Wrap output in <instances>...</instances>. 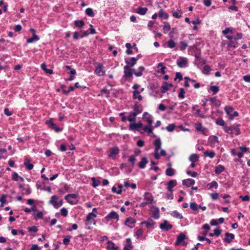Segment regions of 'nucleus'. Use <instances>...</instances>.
<instances>
[{"instance_id": "49", "label": "nucleus", "mask_w": 250, "mask_h": 250, "mask_svg": "<svg viewBox=\"0 0 250 250\" xmlns=\"http://www.w3.org/2000/svg\"><path fill=\"white\" fill-rule=\"evenodd\" d=\"M91 180L92 181V186L93 188H96L100 184V181L99 180L97 179L95 177H92L91 178Z\"/></svg>"}, {"instance_id": "25", "label": "nucleus", "mask_w": 250, "mask_h": 250, "mask_svg": "<svg viewBox=\"0 0 250 250\" xmlns=\"http://www.w3.org/2000/svg\"><path fill=\"white\" fill-rule=\"evenodd\" d=\"M206 63V60L203 58H199V59L194 62V64L199 68H201L203 64Z\"/></svg>"}, {"instance_id": "11", "label": "nucleus", "mask_w": 250, "mask_h": 250, "mask_svg": "<svg viewBox=\"0 0 250 250\" xmlns=\"http://www.w3.org/2000/svg\"><path fill=\"white\" fill-rule=\"evenodd\" d=\"M159 227L162 230L167 231L168 230L172 228L173 226L169 224L167 220H165L162 223L160 224Z\"/></svg>"}, {"instance_id": "16", "label": "nucleus", "mask_w": 250, "mask_h": 250, "mask_svg": "<svg viewBox=\"0 0 250 250\" xmlns=\"http://www.w3.org/2000/svg\"><path fill=\"white\" fill-rule=\"evenodd\" d=\"M177 181L176 180H170L167 183V189L169 192L173 191V188L176 186Z\"/></svg>"}, {"instance_id": "35", "label": "nucleus", "mask_w": 250, "mask_h": 250, "mask_svg": "<svg viewBox=\"0 0 250 250\" xmlns=\"http://www.w3.org/2000/svg\"><path fill=\"white\" fill-rule=\"evenodd\" d=\"M199 158V157L198 154L194 153V154H192L190 156V157L189 158V160L191 162L194 163V162H196L198 161Z\"/></svg>"}, {"instance_id": "57", "label": "nucleus", "mask_w": 250, "mask_h": 250, "mask_svg": "<svg viewBox=\"0 0 250 250\" xmlns=\"http://www.w3.org/2000/svg\"><path fill=\"white\" fill-rule=\"evenodd\" d=\"M176 125L174 124H171L168 125L166 127V129L168 132H172L175 128Z\"/></svg>"}, {"instance_id": "31", "label": "nucleus", "mask_w": 250, "mask_h": 250, "mask_svg": "<svg viewBox=\"0 0 250 250\" xmlns=\"http://www.w3.org/2000/svg\"><path fill=\"white\" fill-rule=\"evenodd\" d=\"M158 16L160 18H163L165 20H167L169 17V15L167 13H164L163 9H160Z\"/></svg>"}, {"instance_id": "38", "label": "nucleus", "mask_w": 250, "mask_h": 250, "mask_svg": "<svg viewBox=\"0 0 250 250\" xmlns=\"http://www.w3.org/2000/svg\"><path fill=\"white\" fill-rule=\"evenodd\" d=\"M223 129L226 133H229V134H231V137H233L232 134H233V133L232 132V131H233L232 125H231V126L225 125L224 127H223Z\"/></svg>"}, {"instance_id": "26", "label": "nucleus", "mask_w": 250, "mask_h": 250, "mask_svg": "<svg viewBox=\"0 0 250 250\" xmlns=\"http://www.w3.org/2000/svg\"><path fill=\"white\" fill-rule=\"evenodd\" d=\"M40 40L39 37L35 33H33L32 37L27 39L26 42L28 43H33L34 42L38 41Z\"/></svg>"}, {"instance_id": "61", "label": "nucleus", "mask_w": 250, "mask_h": 250, "mask_svg": "<svg viewBox=\"0 0 250 250\" xmlns=\"http://www.w3.org/2000/svg\"><path fill=\"white\" fill-rule=\"evenodd\" d=\"M167 46L170 48H174L176 46V43L173 40H170L167 42Z\"/></svg>"}, {"instance_id": "33", "label": "nucleus", "mask_w": 250, "mask_h": 250, "mask_svg": "<svg viewBox=\"0 0 250 250\" xmlns=\"http://www.w3.org/2000/svg\"><path fill=\"white\" fill-rule=\"evenodd\" d=\"M175 170L171 167H168L166 170V174L167 176H172L175 174Z\"/></svg>"}, {"instance_id": "8", "label": "nucleus", "mask_w": 250, "mask_h": 250, "mask_svg": "<svg viewBox=\"0 0 250 250\" xmlns=\"http://www.w3.org/2000/svg\"><path fill=\"white\" fill-rule=\"evenodd\" d=\"M109 153L108 154V157L112 160L116 159V155L119 153L120 150L117 146L111 147L109 150Z\"/></svg>"}, {"instance_id": "39", "label": "nucleus", "mask_w": 250, "mask_h": 250, "mask_svg": "<svg viewBox=\"0 0 250 250\" xmlns=\"http://www.w3.org/2000/svg\"><path fill=\"white\" fill-rule=\"evenodd\" d=\"M182 14L183 12L181 10L178 9L177 11H172V16L175 18H181L182 17Z\"/></svg>"}, {"instance_id": "7", "label": "nucleus", "mask_w": 250, "mask_h": 250, "mask_svg": "<svg viewBox=\"0 0 250 250\" xmlns=\"http://www.w3.org/2000/svg\"><path fill=\"white\" fill-rule=\"evenodd\" d=\"M96 69L94 73L98 76H103L105 75V71L102 63L97 62L96 63Z\"/></svg>"}, {"instance_id": "9", "label": "nucleus", "mask_w": 250, "mask_h": 250, "mask_svg": "<svg viewBox=\"0 0 250 250\" xmlns=\"http://www.w3.org/2000/svg\"><path fill=\"white\" fill-rule=\"evenodd\" d=\"M177 65L181 68H185L188 66V60L184 57H179L176 62Z\"/></svg>"}, {"instance_id": "14", "label": "nucleus", "mask_w": 250, "mask_h": 250, "mask_svg": "<svg viewBox=\"0 0 250 250\" xmlns=\"http://www.w3.org/2000/svg\"><path fill=\"white\" fill-rule=\"evenodd\" d=\"M186 239V235L183 232H181L177 236L176 241L174 243L175 246H179L182 242Z\"/></svg>"}, {"instance_id": "15", "label": "nucleus", "mask_w": 250, "mask_h": 250, "mask_svg": "<svg viewBox=\"0 0 250 250\" xmlns=\"http://www.w3.org/2000/svg\"><path fill=\"white\" fill-rule=\"evenodd\" d=\"M125 62L126 63V65H128L129 67L134 66L137 63L136 59H135V57H130L129 58H125Z\"/></svg>"}, {"instance_id": "32", "label": "nucleus", "mask_w": 250, "mask_h": 250, "mask_svg": "<svg viewBox=\"0 0 250 250\" xmlns=\"http://www.w3.org/2000/svg\"><path fill=\"white\" fill-rule=\"evenodd\" d=\"M41 68L46 73L49 74H52L53 73V71L52 69H47L46 68V65L45 63H42L41 65Z\"/></svg>"}, {"instance_id": "64", "label": "nucleus", "mask_w": 250, "mask_h": 250, "mask_svg": "<svg viewBox=\"0 0 250 250\" xmlns=\"http://www.w3.org/2000/svg\"><path fill=\"white\" fill-rule=\"evenodd\" d=\"M222 231V229H221L220 228H216L213 230V235H214L215 236H219L220 235H221Z\"/></svg>"}, {"instance_id": "55", "label": "nucleus", "mask_w": 250, "mask_h": 250, "mask_svg": "<svg viewBox=\"0 0 250 250\" xmlns=\"http://www.w3.org/2000/svg\"><path fill=\"white\" fill-rule=\"evenodd\" d=\"M215 123L217 125L223 126V127L225 125V122L222 118L217 119L215 121Z\"/></svg>"}, {"instance_id": "3", "label": "nucleus", "mask_w": 250, "mask_h": 250, "mask_svg": "<svg viewBox=\"0 0 250 250\" xmlns=\"http://www.w3.org/2000/svg\"><path fill=\"white\" fill-rule=\"evenodd\" d=\"M64 199L70 205H76L79 202V195L77 193H69L65 196Z\"/></svg>"}, {"instance_id": "29", "label": "nucleus", "mask_w": 250, "mask_h": 250, "mask_svg": "<svg viewBox=\"0 0 250 250\" xmlns=\"http://www.w3.org/2000/svg\"><path fill=\"white\" fill-rule=\"evenodd\" d=\"M225 168V167L221 165H218L215 167V169L214 172L216 174H219L221 173L223 171H224Z\"/></svg>"}, {"instance_id": "5", "label": "nucleus", "mask_w": 250, "mask_h": 250, "mask_svg": "<svg viewBox=\"0 0 250 250\" xmlns=\"http://www.w3.org/2000/svg\"><path fill=\"white\" fill-rule=\"evenodd\" d=\"M153 144L155 146V149H154V157L156 159L159 160L160 158V155L158 154L159 150L161 148V140L160 138H158L156 139L154 143Z\"/></svg>"}, {"instance_id": "59", "label": "nucleus", "mask_w": 250, "mask_h": 250, "mask_svg": "<svg viewBox=\"0 0 250 250\" xmlns=\"http://www.w3.org/2000/svg\"><path fill=\"white\" fill-rule=\"evenodd\" d=\"M190 208L193 211H198V205L195 202H191L190 203Z\"/></svg>"}, {"instance_id": "36", "label": "nucleus", "mask_w": 250, "mask_h": 250, "mask_svg": "<svg viewBox=\"0 0 250 250\" xmlns=\"http://www.w3.org/2000/svg\"><path fill=\"white\" fill-rule=\"evenodd\" d=\"M195 127L198 131L202 133H204L206 130V128L201 123L196 124Z\"/></svg>"}, {"instance_id": "40", "label": "nucleus", "mask_w": 250, "mask_h": 250, "mask_svg": "<svg viewBox=\"0 0 250 250\" xmlns=\"http://www.w3.org/2000/svg\"><path fill=\"white\" fill-rule=\"evenodd\" d=\"M161 90L162 93H165L169 90L167 82H165L163 83V85L161 87Z\"/></svg>"}, {"instance_id": "22", "label": "nucleus", "mask_w": 250, "mask_h": 250, "mask_svg": "<svg viewBox=\"0 0 250 250\" xmlns=\"http://www.w3.org/2000/svg\"><path fill=\"white\" fill-rule=\"evenodd\" d=\"M107 244L106 248L108 250H118L120 248L118 246H115V243L111 241H107Z\"/></svg>"}, {"instance_id": "63", "label": "nucleus", "mask_w": 250, "mask_h": 250, "mask_svg": "<svg viewBox=\"0 0 250 250\" xmlns=\"http://www.w3.org/2000/svg\"><path fill=\"white\" fill-rule=\"evenodd\" d=\"M225 111L228 115H230L233 110V108L230 106H226L224 108Z\"/></svg>"}, {"instance_id": "54", "label": "nucleus", "mask_w": 250, "mask_h": 250, "mask_svg": "<svg viewBox=\"0 0 250 250\" xmlns=\"http://www.w3.org/2000/svg\"><path fill=\"white\" fill-rule=\"evenodd\" d=\"M197 239L200 241H206L208 243V244L211 243L210 240L205 236L198 235L197 236Z\"/></svg>"}, {"instance_id": "24", "label": "nucleus", "mask_w": 250, "mask_h": 250, "mask_svg": "<svg viewBox=\"0 0 250 250\" xmlns=\"http://www.w3.org/2000/svg\"><path fill=\"white\" fill-rule=\"evenodd\" d=\"M152 208H154L155 211H152V217L155 219H158L160 217V210L158 207L152 206Z\"/></svg>"}, {"instance_id": "60", "label": "nucleus", "mask_w": 250, "mask_h": 250, "mask_svg": "<svg viewBox=\"0 0 250 250\" xmlns=\"http://www.w3.org/2000/svg\"><path fill=\"white\" fill-rule=\"evenodd\" d=\"M178 31L176 28H172L171 31L169 33V37L173 38L174 34H177Z\"/></svg>"}, {"instance_id": "28", "label": "nucleus", "mask_w": 250, "mask_h": 250, "mask_svg": "<svg viewBox=\"0 0 250 250\" xmlns=\"http://www.w3.org/2000/svg\"><path fill=\"white\" fill-rule=\"evenodd\" d=\"M24 165L27 170H31L33 168L34 165L30 163V160L27 159L25 160Z\"/></svg>"}, {"instance_id": "58", "label": "nucleus", "mask_w": 250, "mask_h": 250, "mask_svg": "<svg viewBox=\"0 0 250 250\" xmlns=\"http://www.w3.org/2000/svg\"><path fill=\"white\" fill-rule=\"evenodd\" d=\"M185 90L183 88L179 89V92L178 93V97L180 99H184L185 98Z\"/></svg>"}, {"instance_id": "21", "label": "nucleus", "mask_w": 250, "mask_h": 250, "mask_svg": "<svg viewBox=\"0 0 250 250\" xmlns=\"http://www.w3.org/2000/svg\"><path fill=\"white\" fill-rule=\"evenodd\" d=\"M148 163V161L146 157H144L141 159V161L138 164V167L141 169L145 168L146 165Z\"/></svg>"}, {"instance_id": "19", "label": "nucleus", "mask_w": 250, "mask_h": 250, "mask_svg": "<svg viewBox=\"0 0 250 250\" xmlns=\"http://www.w3.org/2000/svg\"><path fill=\"white\" fill-rule=\"evenodd\" d=\"M225 238L224 239V242L227 243H230L235 238V235L232 233L226 232L225 234Z\"/></svg>"}, {"instance_id": "34", "label": "nucleus", "mask_w": 250, "mask_h": 250, "mask_svg": "<svg viewBox=\"0 0 250 250\" xmlns=\"http://www.w3.org/2000/svg\"><path fill=\"white\" fill-rule=\"evenodd\" d=\"M140 92L138 90H134L133 92V99H138L139 101H141L143 99V97L139 95Z\"/></svg>"}, {"instance_id": "1", "label": "nucleus", "mask_w": 250, "mask_h": 250, "mask_svg": "<svg viewBox=\"0 0 250 250\" xmlns=\"http://www.w3.org/2000/svg\"><path fill=\"white\" fill-rule=\"evenodd\" d=\"M132 67H129L128 65H125L124 67V75L123 78L125 81L128 82H131L133 79V75L134 74L136 77L142 76L141 72H136L135 69L132 68Z\"/></svg>"}, {"instance_id": "12", "label": "nucleus", "mask_w": 250, "mask_h": 250, "mask_svg": "<svg viewBox=\"0 0 250 250\" xmlns=\"http://www.w3.org/2000/svg\"><path fill=\"white\" fill-rule=\"evenodd\" d=\"M119 219V216L118 214L112 210L111 211L107 216L104 217V219L106 221H109L110 219H116L117 221Z\"/></svg>"}, {"instance_id": "27", "label": "nucleus", "mask_w": 250, "mask_h": 250, "mask_svg": "<svg viewBox=\"0 0 250 250\" xmlns=\"http://www.w3.org/2000/svg\"><path fill=\"white\" fill-rule=\"evenodd\" d=\"M148 9L146 7H139L136 10L135 12L140 14V15H145Z\"/></svg>"}, {"instance_id": "18", "label": "nucleus", "mask_w": 250, "mask_h": 250, "mask_svg": "<svg viewBox=\"0 0 250 250\" xmlns=\"http://www.w3.org/2000/svg\"><path fill=\"white\" fill-rule=\"evenodd\" d=\"M136 222V220L135 219L132 218L131 217H128L126 219V220L125 221L124 224L125 225L127 226L130 229H132L134 227V226H131L128 224V223H129L130 224L134 225Z\"/></svg>"}, {"instance_id": "53", "label": "nucleus", "mask_w": 250, "mask_h": 250, "mask_svg": "<svg viewBox=\"0 0 250 250\" xmlns=\"http://www.w3.org/2000/svg\"><path fill=\"white\" fill-rule=\"evenodd\" d=\"M210 70H211V68H210V66L208 64H206L204 66V67L203 68L202 72H203V73H204L207 75H208V74H209V73L210 71Z\"/></svg>"}, {"instance_id": "52", "label": "nucleus", "mask_w": 250, "mask_h": 250, "mask_svg": "<svg viewBox=\"0 0 250 250\" xmlns=\"http://www.w3.org/2000/svg\"><path fill=\"white\" fill-rule=\"evenodd\" d=\"M72 236L71 235H67L64 236V238L63 239V243L65 245H67L70 243V239H71Z\"/></svg>"}, {"instance_id": "17", "label": "nucleus", "mask_w": 250, "mask_h": 250, "mask_svg": "<svg viewBox=\"0 0 250 250\" xmlns=\"http://www.w3.org/2000/svg\"><path fill=\"white\" fill-rule=\"evenodd\" d=\"M208 142L210 146H214L216 143H219V140L217 136L215 135H211L208 138Z\"/></svg>"}, {"instance_id": "20", "label": "nucleus", "mask_w": 250, "mask_h": 250, "mask_svg": "<svg viewBox=\"0 0 250 250\" xmlns=\"http://www.w3.org/2000/svg\"><path fill=\"white\" fill-rule=\"evenodd\" d=\"M74 25L76 27H77L79 29H82L85 26V22L83 20H75L74 21Z\"/></svg>"}, {"instance_id": "10", "label": "nucleus", "mask_w": 250, "mask_h": 250, "mask_svg": "<svg viewBox=\"0 0 250 250\" xmlns=\"http://www.w3.org/2000/svg\"><path fill=\"white\" fill-rule=\"evenodd\" d=\"M143 126V124L141 122L136 123V121H134V122L130 123V125H129V130L132 131L136 130L139 131L140 129L142 128Z\"/></svg>"}, {"instance_id": "37", "label": "nucleus", "mask_w": 250, "mask_h": 250, "mask_svg": "<svg viewBox=\"0 0 250 250\" xmlns=\"http://www.w3.org/2000/svg\"><path fill=\"white\" fill-rule=\"evenodd\" d=\"M240 126V124H234L232 125L233 130L235 131L236 135H239L241 134Z\"/></svg>"}, {"instance_id": "30", "label": "nucleus", "mask_w": 250, "mask_h": 250, "mask_svg": "<svg viewBox=\"0 0 250 250\" xmlns=\"http://www.w3.org/2000/svg\"><path fill=\"white\" fill-rule=\"evenodd\" d=\"M137 116V115L136 114H135L130 111L129 113V116L127 117V120L130 123L134 122V121H136V120Z\"/></svg>"}, {"instance_id": "6", "label": "nucleus", "mask_w": 250, "mask_h": 250, "mask_svg": "<svg viewBox=\"0 0 250 250\" xmlns=\"http://www.w3.org/2000/svg\"><path fill=\"white\" fill-rule=\"evenodd\" d=\"M58 200V197L56 195H53L51 197L50 200L49 201V204H52L54 208H58L59 207L62 206L63 204V200H61L57 202V200Z\"/></svg>"}, {"instance_id": "62", "label": "nucleus", "mask_w": 250, "mask_h": 250, "mask_svg": "<svg viewBox=\"0 0 250 250\" xmlns=\"http://www.w3.org/2000/svg\"><path fill=\"white\" fill-rule=\"evenodd\" d=\"M136 160V159L135 155H131L128 160V161L131 163L132 167L134 166Z\"/></svg>"}, {"instance_id": "42", "label": "nucleus", "mask_w": 250, "mask_h": 250, "mask_svg": "<svg viewBox=\"0 0 250 250\" xmlns=\"http://www.w3.org/2000/svg\"><path fill=\"white\" fill-rule=\"evenodd\" d=\"M222 33L225 37L228 35L229 34H232L233 33V29L231 27H226L222 31Z\"/></svg>"}, {"instance_id": "23", "label": "nucleus", "mask_w": 250, "mask_h": 250, "mask_svg": "<svg viewBox=\"0 0 250 250\" xmlns=\"http://www.w3.org/2000/svg\"><path fill=\"white\" fill-rule=\"evenodd\" d=\"M97 208H94L92 209V211L91 212H89L86 216V221L87 222L91 221V215H93L94 218H96L97 217Z\"/></svg>"}, {"instance_id": "50", "label": "nucleus", "mask_w": 250, "mask_h": 250, "mask_svg": "<svg viewBox=\"0 0 250 250\" xmlns=\"http://www.w3.org/2000/svg\"><path fill=\"white\" fill-rule=\"evenodd\" d=\"M208 187V189H211L212 188H214L215 189L217 188L218 187V183L215 181H213L211 182V183H209L207 185Z\"/></svg>"}, {"instance_id": "41", "label": "nucleus", "mask_w": 250, "mask_h": 250, "mask_svg": "<svg viewBox=\"0 0 250 250\" xmlns=\"http://www.w3.org/2000/svg\"><path fill=\"white\" fill-rule=\"evenodd\" d=\"M170 215L178 219H182L183 218V215L179 213L177 210H174L171 213H170Z\"/></svg>"}, {"instance_id": "46", "label": "nucleus", "mask_w": 250, "mask_h": 250, "mask_svg": "<svg viewBox=\"0 0 250 250\" xmlns=\"http://www.w3.org/2000/svg\"><path fill=\"white\" fill-rule=\"evenodd\" d=\"M65 67L66 69L69 70V74L70 75H75L76 74V71L74 68H71L70 65H65Z\"/></svg>"}, {"instance_id": "48", "label": "nucleus", "mask_w": 250, "mask_h": 250, "mask_svg": "<svg viewBox=\"0 0 250 250\" xmlns=\"http://www.w3.org/2000/svg\"><path fill=\"white\" fill-rule=\"evenodd\" d=\"M85 14L90 17L94 16L95 14L93 9L91 8H87L85 11Z\"/></svg>"}, {"instance_id": "44", "label": "nucleus", "mask_w": 250, "mask_h": 250, "mask_svg": "<svg viewBox=\"0 0 250 250\" xmlns=\"http://www.w3.org/2000/svg\"><path fill=\"white\" fill-rule=\"evenodd\" d=\"M163 22L164 24L163 29L164 30V33H166L171 29V26L169 23L167 21H163Z\"/></svg>"}, {"instance_id": "2", "label": "nucleus", "mask_w": 250, "mask_h": 250, "mask_svg": "<svg viewBox=\"0 0 250 250\" xmlns=\"http://www.w3.org/2000/svg\"><path fill=\"white\" fill-rule=\"evenodd\" d=\"M159 87V83L158 82L156 83H148L147 88L149 91H151L149 93V95L151 96L156 97V95L159 93V91L157 90Z\"/></svg>"}, {"instance_id": "45", "label": "nucleus", "mask_w": 250, "mask_h": 250, "mask_svg": "<svg viewBox=\"0 0 250 250\" xmlns=\"http://www.w3.org/2000/svg\"><path fill=\"white\" fill-rule=\"evenodd\" d=\"M70 187L67 184H64L63 188H61L59 189V191L61 194H64L66 191L70 189Z\"/></svg>"}, {"instance_id": "43", "label": "nucleus", "mask_w": 250, "mask_h": 250, "mask_svg": "<svg viewBox=\"0 0 250 250\" xmlns=\"http://www.w3.org/2000/svg\"><path fill=\"white\" fill-rule=\"evenodd\" d=\"M204 155L206 157H208L210 158H213L214 157L215 153L213 150L206 151L204 153Z\"/></svg>"}, {"instance_id": "13", "label": "nucleus", "mask_w": 250, "mask_h": 250, "mask_svg": "<svg viewBox=\"0 0 250 250\" xmlns=\"http://www.w3.org/2000/svg\"><path fill=\"white\" fill-rule=\"evenodd\" d=\"M144 199L146 200L149 204L155 203L156 201L154 200L153 196L150 192H145L144 195Z\"/></svg>"}, {"instance_id": "47", "label": "nucleus", "mask_w": 250, "mask_h": 250, "mask_svg": "<svg viewBox=\"0 0 250 250\" xmlns=\"http://www.w3.org/2000/svg\"><path fill=\"white\" fill-rule=\"evenodd\" d=\"M124 186L125 188L130 187L131 188L135 189L136 188L137 186L135 183L130 184L128 181H125L124 182Z\"/></svg>"}, {"instance_id": "51", "label": "nucleus", "mask_w": 250, "mask_h": 250, "mask_svg": "<svg viewBox=\"0 0 250 250\" xmlns=\"http://www.w3.org/2000/svg\"><path fill=\"white\" fill-rule=\"evenodd\" d=\"M148 220H151V222L147 221L146 227L147 229L153 228L154 227V225L155 224V222L153 221V220L151 218H149Z\"/></svg>"}, {"instance_id": "56", "label": "nucleus", "mask_w": 250, "mask_h": 250, "mask_svg": "<svg viewBox=\"0 0 250 250\" xmlns=\"http://www.w3.org/2000/svg\"><path fill=\"white\" fill-rule=\"evenodd\" d=\"M210 90L212 92L213 94H216L219 90V86L216 85L210 86Z\"/></svg>"}, {"instance_id": "4", "label": "nucleus", "mask_w": 250, "mask_h": 250, "mask_svg": "<svg viewBox=\"0 0 250 250\" xmlns=\"http://www.w3.org/2000/svg\"><path fill=\"white\" fill-rule=\"evenodd\" d=\"M146 121L147 122V125L145 126L143 129L145 132L148 134L152 133L153 130V127L152 126V124L153 121L152 116L149 115V116L146 119Z\"/></svg>"}]
</instances>
